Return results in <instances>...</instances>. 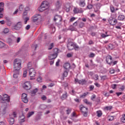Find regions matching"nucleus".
Instances as JSON below:
<instances>
[{
    "mask_svg": "<svg viewBox=\"0 0 125 125\" xmlns=\"http://www.w3.org/2000/svg\"><path fill=\"white\" fill-rule=\"evenodd\" d=\"M10 101V98L8 97L7 94H4L2 98L1 103H3V104L1 106V109L2 111V113L3 115H4L6 113V109L7 108V104L6 102H9Z\"/></svg>",
    "mask_w": 125,
    "mask_h": 125,
    "instance_id": "1",
    "label": "nucleus"
},
{
    "mask_svg": "<svg viewBox=\"0 0 125 125\" xmlns=\"http://www.w3.org/2000/svg\"><path fill=\"white\" fill-rule=\"evenodd\" d=\"M21 69V60L16 59L14 61V70L13 72L18 73Z\"/></svg>",
    "mask_w": 125,
    "mask_h": 125,
    "instance_id": "2",
    "label": "nucleus"
},
{
    "mask_svg": "<svg viewBox=\"0 0 125 125\" xmlns=\"http://www.w3.org/2000/svg\"><path fill=\"white\" fill-rule=\"evenodd\" d=\"M67 48L68 50H73L74 49H75V50H78L79 49V46L75 43L69 42L67 43Z\"/></svg>",
    "mask_w": 125,
    "mask_h": 125,
    "instance_id": "3",
    "label": "nucleus"
},
{
    "mask_svg": "<svg viewBox=\"0 0 125 125\" xmlns=\"http://www.w3.org/2000/svg\"><path fill=\"white\" fill-rule=\"evenodd\" d=\"M17 114L16 112H13L12 114L10 115V117L8 119V122L9 123L10 125H14V123L15 122V120L14 119V118H16Z\"/></svg>",
    "mask_w": 125,
    "mask_h": 125,
    "instance_id": "4",
    "label": "nucleus"
},
{
    "mask_svg": "<svg viewBox=\"0 0 125 125\" xmlns=\"http://www.w3.org/2000/svg\"><path fill=\"white\" fill-rule=\"evenodd\" d=\"M53 52L55 53L54 54L49 55V60H53V59H55V58L57 57V53H58V49L55 48L53 50Z\"/></svg>",
    "mask_w": 125,
    "mask_h": 125,
    "instance_id": "5",
    "label": "nucleus"
},
{
    "mask_svg": "<svg viewBox=\"0 0 125 125\" xmlns=\"http://www.w3.org/2000/svg\"><path fill=\"white\" fill-rule=\"evenodd\" d=\"M80 110L84 117H87L88 108L83 105L80 106Z\"/></svg>",
    "mask_w": 125,
    "mask_h": 125,
    "instance_id": "6",
    "label": "nucleus"
},
{
    "mask_svg": "<svg viewBox=\"0 0 125 125\" xmlns=\"http://www.w3.org/2000/svg\"><path fill=\"white\" fill-rule=\"evenodd\" d=\"M33 22H40L42 21V16L40 15H35L32 18Z\"/></svg>",
    "mask_w": 125,
    "mask_h": 125,
    "instance_id": "7",
    "label": "nucleus"
},
{
    "mask_svg": "<svg viewBox=\"0 0 125 125\" xmlns=\"http://www.w3.org/2000/svg\"><path fill=\"white\" fill-rule=\"evenodd\" d=\"M106 63L109 65H111L113 63V59L112 57L108 55L106 57Z\"/></svg>",
    "mask_w": 125,
    "mask_h": 125,
    "instance_id": "8",
    "label": "nucleus"
},
{
    "mask_svg": "<svg viewBox=\"0 0 125 125\" xmlns=\"http://www.w3.org/2000/svg\"><path fill=\"white\" fill-rule=\"evenodd\" d=\"M108 22L111 25H116L117 21L116 19H114V18H110L108 20Z\"/></svg>",
    "mask_w": 125,
    "mask_h": 125,
    "instance_id": "9",
    "label": "nucleus"
},
{
    "mask_svg": "<svg viewBox=\"0 0 125 125\" xmlns=\"http://www.w3.org/2000/svg\"><path fill=\"white\" fill-rule=\"evenodd\" d=\"M29 76L30 78H34L36 76V71L33 68L29 69Z\"/></svg>",
    "mask_w": 125,
    "mask_h": 125,
    "instance_id": "10",
    "label": "nucleus"
},
{
    "mask_svg": "<svg viewBox=\"0 0 125 125\" xmlns=\"http://www.w3.org/2000/svg\"><path fill=\"white\" fill-rule=\"evenodd\" d=\"M49 5V3H48V2H47L46 1H44L41 4V6H42V8H44V9H47L48 8Z\"/></svg>",
    "mask_w": 125,
    "mask_h": 125,
    "instance_id": "11",
    "label": "nucleus"
},
{
    "mask_svg": "<svg viewBox=\"0 0 125 125\" xmlns=\"http://www.w3.org/2000/svg\"><path fill=\"white\" fill-rule=\"evenodd\" d=\"M21 100L24 103H27L29 101L26 93H22L21 96Z\"/></svg>",
    "mask_w": 125,
    "mask_h": 125,
    "instance_id": "12",
    "label": "nucleus"
},
{
    "mask_svg": "<svg viewBox=\"0 0 125 125\" xmlns=\"http://www.w3.org/2000/svg\"><path fill=\"white\" fill-rule=\"evenodd\" d=\"M31 87V83L29 82H25L23 85V88L25 89H30Z\"/></svg>",
    "mask_w": 125,
    "mask_h": 125,
    "instance_id": "13",
    "label": "nucleus"
},
{
    "mask_svg": "<svg viewBox=\"0 0 125 125\" xmlns=\"http://www.w3.org/2000/svg\"><path fill=\"white\" fill-rule=\"evenodd\" d=\"M22 28V22H19L14 26L15 30H20Z\"/></svg>",
    "mask_w": 125,
    "mask_h": 125,
    "instance_id": "14",
    "label": "nucleus"
},
{
    "mask_svg": "<svg viewBox=\"0 0 125 125\" xmlns=\"http://www.w3.org/2000/svg\"><path fill=\"white\" fill-rule=\"evenodd\" d=\"M54 20L55 21H58V22H61L62 21V17L59 15H56L54 17Z\"/></svg>",
    "mask_w": 125,
    "mask_h": 125,
    "instance_id": "15",
    "label": "nucleus"
},
{
    "mask_svg": "<svg viewBox=\"0 0 125 125\" xmlns=\"http://www.w3.org/2000/svg\"><path fill=\"white\" fill-rule=\"evenodd\" d=\"M79 5L81 7H84L85 5V0H80Z\"/></svg>",
    "mask_w": 125,
    "mask_h": 125,
    "instance_id": "16",
    "label": "nucleus"
},
{
    "mask_svg": "<svg viewBox=\"0 0 125 125\" xmlns=\"http://www.w3.org/2000/svg\"><path fill=\"white\" fill-rule=\"evenodd\" d=\"M42 114H38L36 117L35 120L38 122V121H40L41 119H42Z\"/></svg>",
    "mask_w": 125,
    "mask_h": 125,
    "instance_id": "17",
    "label": "nucleus"
},
{
    "mask_svg": "<svg viewBox=\"0 0 125 125\" xmlns=\"http://www.w3.org/2000/svg\"><path fill=\"white\" fill-rule=\"evenodd\" d=\"M46 108H47V106L45 104H41L39 106V108L41 110H44V109H46Z\"/></svg>",
    "mask_w": 125,
    "mask_h": 125,
    "instance_id": "18",
    "label": "nucleus"
},
{
    "mask_svg": "<svg viewBox=\"0 0 125 125\" xmlns=\"http://www.w3.org/2000/svg\"><path fill=\"white\" fill-rule=\"evenodd\" d=\"M125 19V15H120L118 17V20L119 21H123Z\"/></svg>",
    "mask_w": 125,
    "mask_h": 125,
    "instance_id": "19",
    "label": "nucleus"
},
{
    "mask_svg": "<svg viewBox=\"0 0 125 125\" xmlns=\"http://www.w3.org/2000/svg\"><path fill=\"white\" fill-rule=\"evenodd\" d=\"M63 67H64V68H65V69H66V70H68V69H70L71 65H70V63H65L64 64Z\"/></svg>",
    "mask_w": 125,
    "mask_h": 125,
    "instance_id": "20",
    "label": "nucleus"
},
{
    "mask_svg": "<svg viewBox=\"0 0 125 125\" xmlns=\"http://www.w3.org/2000/svg\"><path fill=\"white\" fill-rule=\"evenodd\" d=\"M3 7H4V3L0 2V11H3Z\"/></svg>",
    "mask_w": 125,
    "mask_h": 125,
    "instance_id": "21",
    "label": "nucleus"
},
{
    "mask_svg": "<svg viewBox=\"0 0 125 125\" xmlns=\"http://www.w3.org/2000/svg\"><path fill=\"white\" fill-rule=\"evenodd\" d=\"M79 83L80 84L84 85L86 83V81L85 80L83 79V80H79Z\"/></svg>",
    "mask_w": 125,
    "mask_h": 125,
    "instance_id": "22",
    "label": "nucleus"
},
{
    "mask_svg": "<svg viewBox=\"0 0 125 125\" xmlns=\"http://www.w3.org/2000/svg\"><path fill=\"white\" fill-rule=\"evenodd\" d=\"M103 115V112L101 110L97 111V116L98 117H101Z\"/></svg>",
    "mask_w": 125,
    "mask_h": 125,
    "instance_id": "23",
    "label": "nucleus"
},
{
    "mask_svg": "<svg viewBox=\"0 0 125 125\" xmlns=\"http://www.w3.org/2000/svg\"><path fill=\"white\" fill-rule=\"evenodd\" d=\"M24 122H25V117H24V115H22L21 118L20 120V124L22 125V123Z\"/></svg>",
    "mask_w": 125,
    "mask_h": 125,
    "instance_id": "24",
    "label": "nucleus"
},
{
    "mask_svg": "<svg viewBox=\"0 0 125 125\" xmlns=\"http://www.w3.org/2000/svg\"><path fill=\"white\" fill-rule=\"evenodd\" d=\"M67 92H65L64 94H62L61 98L62 99V100H64L67 98Z\"/></svg>",
    "mask_w": 125,
    "mask_h": 125,
    "instance_id": "25",
    "label": "nucleus"
},
{
    "mask_svg": "<svg viewBox=\"0 0 125 125\" xmlns=\"http://www.w3.org/2000/svg\"><path fill=\"white\" fill-rule=\"evenodd\" d=\"M113 107L112 106H105L104 109L106 111H110L112 110Z\"/></svg>",
    "mask_w": 125,
    "mask_h": 125,
    "instance_id": "26",
    "label": "nucleus"
},
{
    "mask_svg": "<svg viewBox=\"0 0 125 125\" xmlns=\"http://www.w3.org/2000/svg\"><path fill=\"white\" fill-rule=\"evenodd\" d=\"M34 114H35V112L34 111L29 112L27 114V118H30L31 116H33V115H34Z\"/></svg>",
    "mask_w": 125,
    "mask_h": 125,
    "instance_id": "27",
    "label": "nucleus"
},
{
    "mask_svg": "<svg viewBox=\"0 0 125 125\" xmlns=\"http://www.w3.org/2000/svg\"><path fill=\"white\" fill-rule=\"evenodd\" d=\"M14 74L13 75V78L15 79H17L18 78V75H19V72L18 73L16 72H14Z\"/></svg>",
    "mask_w": 125,
    "mask_h": 125,
    "instance_id": "28",
    "label": "nucleus"
},
{
    "mask_svg": "<svg viewBox=\"0 0 125 125\" xmlns=\"http://www.w3.org/2000/svg\"><path fill=\"white\" fill-rule=\"evenodd\" d=\"M37 81L38 83H42V77L40 76L39 78L37 79Z\"/></svg>",
    "mask_w": 125,
    "mask_h": 125,
    "instance_id": "29",
    "label": "nucleus"
},
{
    "mask_svg": "<svg viewBox=\"0 0 125 125\" xmlns=\"http://www.w3.org/2000/svg\"><path fill=\"white\" fill-rule=\"evenodd\" d=\"M121 120L122 122L125 123V114L123 115V117L121 118Z\"/></svg>",
    "mask_w": 125,
    "mask_h": 125,
    "instance_id": "30",
    "label": "nucleus"
},
{
    "mask_svg": "<svg viewBox=\"0 0 125 125\" xmlns=\"http://www.w3.org/2000/svg\"><path fill=\"white\" fill-rule=\"evenodd\" d=\"M39 11H40V12H42L44 10H45V9L42 7L41 6L39 8H38Z\"/></svg>",
    "mask_w": 125,
    "mask_h": 125,
    "instance_id": "31",
    "label": "nucleus"
},
{
    "mask_svg": "<svg viewBox=\"0 0 125 125\" xmlns=\"http://www.w3.org/2000/svg\"><path fill=\"white\" fill-rule=\"evenodd\" d=\"M68 76V72L67 71H64L63 73L62 74V78L64 79V77H67Z\"/></svg>",
    "mask_w": 125,
    "mask_h": 125,
    "instance_id": "32",
    "label": "nucleus"
},
{
    "mask_svg": "<svg viewBox=\"0 0 125 125\" xmlns=\"http://www.w3.org/2000/svg\"><path fill=\"white\" fill-rule=\"evenodd\" d=\"M19 10L20 11H23L24 10V6L23 5H21L19 6Z\"/></svg>",
    "mask_w": 125,
    "mask_h": 125,
    "instance_id": "33",
    "label": "nucleus"
},
{
    "mask_svg": "<svg viewBox=\"0 0 125 125\" xmlns=\"http://www.w3.org/2000/svg\"><path fill=\"white\" fill-rule=\"evenodd\" d=\"M88 94V92L84 93L82 95L80 96V98H84Z\"/></svg>",
    "mask_w": 125,
    "mask_h": 125,
    "instance_id": "34",
    "label": "nucleus"
},
{
    "mask_svg": "<svg viewBox=\"0 0 125 125\" xmlns=\"http://www.w3.org/2000/svg\"><path fill=\"white\" fill-rule=\"evenodd\" d=\"M61 6V5H60V2L59 1H57L56 3V7L57 8H60V7Z\"/></svg>",
    "mask_w": 125,
    "mask_h": 125,
    "instance_id": "35",
    "label": "nucleus"
},
{
    "mask_svg": "<svg viewBox=\"0 0 125 125\" xmlns=\"http://www.w3.org/2000/svg\"><path fill=\"white\" fill-rule=\"evenodd\" d=\"M7 42L8 43H9V44H11L12 43V39L9 38L7 39Z\"/></svg>",
    "mask_w": 125,
    "mask_h": 125,
    "instance_id": "36",
    "label": "nucleus"
},
{
    "mask_svg": "<svg viewBox=\"0 0 125 125\" xmlns=\"http://www.w3.org/2000/svg\"><path fill=\"white\" fill-rule=\"evenodd\" d=\"M37 92H38V88H36L35 89L31 91V94H36Z\"/></svg>",
    "mask_w": 125,
    "mask_h": 125,
    "instance_id": "37",
    "label": "nucleus"
},
{
    "mask_svg": "<svg viewBox=\"0 0 125 125\" xmlns=\"http://www.w3.org/2000/svg\"><path fill=\"white\" fill-rule=\"evenodd\" d=\"M25 11L24 12H23V15H27V11H28V10H29V7H26L25 8Z\"/></svg>",
    "mask_w": 125,
    "mask_h": 125,
    "instance_id": "38",
    "label": "nucleus"
},
{
    "mask_svg": "<svg viewBox=\"0 0 125 125\" xmlns=\"http://www.w3.org/2000/svg\"><path fill=\"white\" fill-rule=\"evenodd\" d=\"M83 101L84 103H86L87 104H91V103L90 102H89V101H88L87 99L83 100Z\"/></svg>",
    "mask_w": 125,
    "mask_h": 125,
    "instance_id": "39",
    "label": "nucleus"
},
{
    "mask_svg": "<svg viewBox=\"0 0 125 125\" xmlns=\"http://www.w3.org/2000/svg\"><path fill=\"white\" fill-rule=\"evenodd\" d=\"M29 17H26L24 19V24H26L27 23V22H28V21H29Z\"/></svg>",
    "mask_w": 125,
    "mask_h": 125,
    "instance_id": "40",
    "label": "nucleus"
},
{
    "mask_svg": "<svg viewBox=\"0 0 125 125\" xmlns=\"http://www.w3.org/2000/svg\"><path fill=\"white\" fill-rule=\"evenodd\" d=\"M110 10L112 13H114L115 12V8L113 6H110Z\"/></svg>",
    "mask_w": 125,
    "mask_h": 125,
    "instance_id": "41",
    "label": "nucleus"
},
{
    "mask_svg": "<svg viewBox=\"0 0 125 125\" xmlns=\"http://www.w3.org/2000/svg\"><path fill=\"white\" fill-rule=\"evenodd\" d=\"M52 48H53V43H51L48 47V50H51Z\"/></svg>",
    "mask_w": 125,
    "mask_h": 125,
    "instance_id": "42",
    "label": "nucleus"
},
{
    "mask_svg": "<svg viewBox=\"0 0 125 125\" xmlns=\"http://www.w3.org/2000/svg\"><path fill=\"white\" fill-rule=\"evenodd\" d=\"M73 12H74V13H75V14H77V13H78V12H79V11H78V8L75 7V8H74V10H73Z\"/></svg>",
    "mask_w": 125,
    "mask_h": 125,
    "instance_id": "43",
    "label": "nucleus"
},
{
    "mask_svg": "<svg viewBox=\"0 0 125 125\" xmlns=\"http://www.w3.org/2000/svg\"><path fill=\"white\" fill-rule=\"evenodd\" d=\"M102 38H107V37H109V35H105L104 34H101Z\"/></svg>",
    "mask_w": 125,
    "mask_h": 125,
    "instance_id": "44",
    "label": "nucleus"
},
{
    "mask_svg": "<svg viewBox=\"0 0 125 125\" xmlns=\"http://www.w3.org/2000/svg\"><path fill=\"white\" fill-rule=\"evenodd\" d=\"M4 46V43L0 41V48H1Z\"/></svg>",
    "mask_w": 125,
    "mask_h": 125,
    "instance_id": "45",
    "label": "nucleus"
},
{
    "mask_svg": "<svg viewBox=\"0 0 125 125\" xmlns=\"http://www.w3.org/2000/svg\"><path fill=\"white\" fill-rule=\"evenodd\" d=\"M67 57H68L69 58L71 57H73V54L72 53H68L66 55Z\"/></svg>",
    "mask_w": 125,
    "mask_h": 125,
    "instance_id": "46",
    "label": "nucleus"
},
{
    "mask_svg": "<svg viewBox=\"0 0 125 125\" xmlns=\"http://www.w3.org/2000/svg\"><path fill=\"white\" fill-rule=\"evenodd\" d=\"M9 31L8 30V28H5L3 30V33L4 34H7Z\"/></svg>",
    "mask_w": 125,
    "mask_h": 125,
    "instance_id": "47",
    "label": "nucleus"
},
{
    "mask_svg": "<svg viewBox=\"0 0 125 125\" xmlns=\"http://www.w3.org/2000/svg\"><path fill=\"white\" fill-rule=\"evenodd\" d=\"M95 56V54H93V53H91L90 55H89V58H93Z\"/></svg>",
    "mask_w": 125,
    "mask_h": 125,
    "instance_id": "48",
    "label": "nucleus"
},
{
    "mask_svg": "<svg viewBox=\"0 0 125 125\" xmlns=\"http://www.w3.org/2000/svg\"><path fill=\"white\" fill-rule=\"evenodd\" d=\"M27 76V71H24L23 72V77L24 78H26V77Z\"/></svg>",
    "mask_w": 125,
    "mask_h": 125,
    "instance_id": "49",
    "label": "nucleus"
},
{
    "mask_svg": "<svg viewBox=\"0 0 125 125\" xmlns=\"http://www.w3.org/2000/svg\"><path fill=\"white\" fill-rule=\"evenodd\" d=\"M115 72H116V71L114 69H111L110 71H109V73L110 74H114L115 73Z\"/></svg>",
    "mask_w": 125,
    "mask_h": 125,
    "instance_id": "50",
    "label": "nucleus"
},
{
    "mask_svg": "<svg viewBox=\"0 0 125 125\" xmlns=\"http://www.w3.org/2000/svg\"><path fill=\"white\" fill-rule=\"evenodd\" d=\"M87 8L88 9H92V8H93V6H92V5H91V4H89L87 6Z\"/></svg>",
    "mask_w": 125,
    "mask_h": 125,
    "instance_id": "51",
    "label": "nucleus"
},
{
    "mask_svg": "<svg viewBox=\"0 0 125 125\" xmlns=\"http://www.w3.org/2000/svg\"><path fill=\"white\" fill-rule=\"evenodd\" d=\"M71 111H72V109L71 108L70 109H68L67 110H66V114H67V115H69V114H70V113H71Z\"/></svg>",
    "mask_w": 125,
    "mask_h": 125,
    "instance_id": "52",
    "label": "nucleus"
},
{
    "mask_svg": "<svg viewBox=\"0 0 125 125\" xmlns=\"http://www.w3.org/2000/svg\"><path fill=\"white\" fill-rule=\"evenodd\" d=\"M89 88H90V91H92L94 88V86L93 85H90Z\"/></svg>",
    "mask_w": 125,
    "mask_h": 125,
    "instance_id": "53",
    "label": "nucleus"
},
{
    "mask_svg": "<svg viewBox=\"0 0 125 125\" xmlns=\"http://www.w3.org/2000/svg\"><path fill=\"white\" fill-rule=\"evenodd\" d=\"M30 28H31V26L29 24H28L26 27H25V30H30Z\"/></svg>",
    "mask_w": 125,
    "mask_h": 125,
    "instance_id": "54",
    "label": "nucleus"
},
{
    "mask_svg": "<svg viewBox=\"0 0 125 125\" xmlns=\"http://www.w3.org/2000/svg\"><path fill=\"white\" fill-rule=\"evenodd\" d=\"M116 84H114L111 85V87L113 89H116Z\"/></svg>",
    "mask_w": 125,
    "mask_h": 125,
    "instance_id": "55",
    "label": "nucleus"
},
{
    "mask_svg": "<svg viewBox=\"0 0 125 125\" xmlns=\"http://www.w3.org/2000/svg\"><path fill=\"white\" fill-rule=\"evenodd\" d=\"M99 80V76L98 75H95V80L97 81Z\"/></svg>",
    "mask_w": 125,
    "mask_h": 125,
    "instance_id": "56",
    "label": "nucleus"
},
{
    "mask_svg": "<svg viewBox=\"0 0 125 125\" xmlns=\"http://www.w3.org/2000/svg\"><path fill=\"white\" fill-rule=\"evenodd\" d=\"M95 85H96V86H97L98 87H101L100 84L98 83H95Z\"/></svg>",
    "mask_w": 125,
    "mask_h": 125,
    "instance_id": "57",
    "label": "nucleus"
},
{
    "mask_svg": "<svg viewBox=\"0 0 125 125\" xmlns=\"http://www.w3.org/2000/svg\"><path fill=\"white\" fill-rule=\"evenodd\" d=\"M60 62V60H58L56 63V66H59V63Z\"/></svg>",
    "mask_w": 125,
    "mask_h": 125,
    "instance_id": "58",
    "label": "nucleus"
},
{
    "mask_svg": "<svg viewBox=\"0 0 125 125\" xmlns=\"http://www.w3.org/2000/svg\"><path fill=\"white\" fill-rule=\"evenodd\" d=\"M74 20H76V18L72 17L70 19V22H73V21H74Z\"/></svg>",
    "mask_w": 125,
    "mask_h": 125,
    "instance_id": "59",
    "label": "nucleus"
},
{
    "mask_svg": "<svg viewBox=\"0 0 125 125\" xmlns=\"http://www.w3.org/2000/svg\"><path fill=\"white\" fill-rule=\"evenodd\" d=\"M42 100H46V97L44 95L42 97Z\"/></svg>",
    "mask_w": 125,
    "mask_h": 125,
    "instance_id": "60",
    "label": "nucleus"
},
{
    "mask_svg": "<svg viewBox=\"0 0 125 125\" xmlns=\"http://www.w3.org/2000/svg\"><path fill=\"white\" fill-rule=\"evenodd\" d=\"M123 93L122 92H117L116 94L117 95L118 97L121 95Z\"/></svg>",
    "mask_w": 125,
    "mask_h": 125,
    "instance_id": "61",
    "label": "nucleus"
},
{
    "mask_svg": "<svg viewBox=\"0 0 125 125\" xmlns=\"http://www.w3.org/2000/svg\"><path fill=\"white\" fill-rule=\"evenodd\" d=\"M71 117H77V115H76V113L73 112L71 114Z\"/></svg>",
    "mask_w": 125,
    "mask_h": 125,
    "instance_id": "62",
    "label": "nucleus"
},
{
    "mask_svg": "<svg viewBox=\"0 0 125 125\" xmlns=\"http://www.w3.org/2000/svg\"><path fill=\"white\" fill-rule=\"evenodd\" d=\"M88 44L89 45L93 44L94 42H93L92 40H90V41H89V42H88Z\"/></svg>",
    "mask_w": 125,
    "mask_h": 125,
    "instance_id": "63",
    "label": "nucleus"
},
{
    "mask_svg": "<svg viewBox=\"0 0 125 125\" xmlns=\"http://www.w3.org/2000/svg\"><path fill=\"white\" fill-rule=\"evenodd\" d=\"M95 98H96V95H92V96L91 97V99L93 100V99H95Z\"/></svg>",
    "mask_w": 125,
    "mask_h": 125,
    "instance_id": "64",
    "label": "nucleus"
}]
</instances>
